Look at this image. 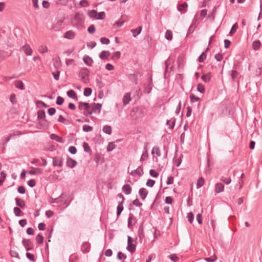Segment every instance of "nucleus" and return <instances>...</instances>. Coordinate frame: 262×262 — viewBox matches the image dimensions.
I'll return each instance as SVG.
<instances>
[{
  "label": "nucleus",
  "instance_id": "f257e3e1",
  "mask_svg": "<svg viewBox=\"0 0 262 262\" xmlns=\"http://www.w3.org/2000/svg\"><path fill=\"white\" fill-rule=\"evenodd\" d=\"M79 76L81 78V80L84 83H87L89 81V71L86 68H84L81 69L79 72Z\"/></svg>",
  "mask_w": 262,
  "mask_h": 262
},
{
  "label": "nucleus",
  "instance_id": "f03ea898",
  "mask_svg": "<svg viewBox=\"0 0 262 262\" xmlns=\"http://www.w3.org/2000/svg\"><path fill=\"white\" fill-rule=\"evenodd\" d=\"M117 197L118 198H121V201H118V205L117 207V216L118 217L123 210L124 207L122 204L124 203L125 198L121 193L117 194Z\"/></svg>",
  "mask_w": 262,
  "mask_h": 262
},
{
  "label": "nucleus",
  "instance_id": "7ed1b4c3",
  "mask_svg": "<svg viewBox=\"0 0 262 262\" xmlns=\"http://www.w3.org/2000/svg\"><path fill=\"white\" fill-rule=\"evenodd\" d=\"M84 19V16L79 13H76L74 16V20L77 22V27H81L82 26Z\"/></svg>",
  "mask_w": 262,
  "mask_h": 262
},
{
  "label": "nucleus",
  "instance_id": "20e7f679",
  "mask_svg": "<svg viewBox=\"0 0 262 262\" xmlns=\"http://www.w3.org/2000/svg\"><path fill=\"white\" fill-rule=\"evenodd\" d=\"M22 244L25 247V249L28 251L33 249V244L30 239H23L22 241Z\"/></svg>",
  "mask_w": 262,
  "mask_h": 262
},
{
  "label": "nucleus",
  "instance_id": "39448f33",
  "mask_svg": "<svg viewBox=\"0 0 262 262\" xmlns=\"http://www.w3.org/2000/svg\"><path fill=\"white\" fill-rule=\"evenodd\" d=\"M147 81L148 83L144 87V92L145 93L149 94L152 90V80L151 76L148 78Z\"/></svg>",
  "mask_w": 262,
  "mask_h": 262
},
{
  "label": "nucleus",
  "instance_id": "423d86ee",
  "mask_svg": "<svg viewBox=\"0 0 262 262\" xmlns=\"http://www.w3.org/2000/svg\"><path fill=\"white\" fill-rule=\"evenodd\" d=\"M52 164L54 166L62 167L63 165L62 158L59 157L53 158Z\"/></svg>",
  "mask_w": 262,
  "mask_h": 262
},
{
  "label": "nucleus",
  "instance_id": "0eeeda50",
  "mask_svg": "<svg viewBox=\"0 0 262 262\" xmlns=\"http://www.w3.org/2000/svg\"><path fill=\"white\" fill-rule=\"evenodd\" d=\"M139 75H140V73L139 72H136L133 74H129L128 77L130 81L137 85L138 84L137 77Z\"/></svg>",
  "mask_w": 262,
  "mask_h": 262
},
{
  "label": "nucleus",
  "instance_id": "6e6552de",
  "mask_svg": "<svg viewBox=\"0 0 262 262\" xmlns=\"http://www.w3.org/2000/svg\"><path fill=\"white\" fill-rule=\"evenodd\" d=\"M21 49L27 56H30L32 54V50L28 44H25L21 47Z\"/></svg>",
  "mask_w": 262,
  "mask_h": 262
},
{
  "label": "nucleus",
  "instance_id": "1a4fd4ad",
  "mask_svg": "<svg viewBox=\"0 0 262 262\" xmlns=\"http://www.w3.org/2000/svg\"><path fill=\"white\" fill-rule=\"evenodd\" d=\"M76 36L75 33L72 30L67 31L64 35V37L68 39H72L75 38Z\"/></svg>",
  "mask_w": 262,
  "mask_h": 262
},
{
  "label": "nucleus",
  "instance_id": "9d476101",
  "mask_svg": "<svg viewBox=\"0 0 262 262\" xmlns=\"http://www.w3.org/2000/svg\"><path fill=\"white\" fill-rule=\"evenodd\" d=\"M66 164L67 166L72 168L76 166L77 162L71 158L68 157L67 160Z\"/></svg>",
  "mask_w": 262,
  "mask_h": 262
},
{
  "label": "nucleus",
  "instance_id": "9b49d317",
  "mask_svg": "<svg viewBox=\"0 0 262 262\" xmlns=\"http://www.w3.org/2000/svg\"><path fill=\"white\" fill-rule=\"evenodd\" d=\"M90 248L91 245L90 243L88 242H84L81 245V250L83 253L88 252L90 250Z\"/></svg>",
  "mask_w": 262,
  "mask_h": 262
},
{
  "label": "nucleus",
  "instance_id": "f8f14e48",
  "mask_svg": "<svg viewBox=\"0 0 262 262\" xmlns=\"http://www.w3.org/2000/svg\"><path fill=\"white\" fill-rule=\"evenodd\" d=\"M139 194L141 199L144 200L147 195L148 191L145 188H141L139 190Z\"/></svg>",
  "mask_w": 262,
  "mask_h": 262
},
{
  "label": "nucleus",
  "instance_id": "ddd939ff",
  "mask_svg": "<svg viewBox=\"0 0 262 262\" xmlns=\"http://www.w3.org/2000/svg\"><path fill=\"white\" fill-rule=\"evenodd\" d=\"M16 205L19 207V208H21L22 209H24L25 207V202L21 200V199L16 198L15 199Z\"/></svg>",
  "mask_w": 262,
  "mask_h": 262
},
{
  "label": "nucleus",
  "instance_id": "4468645a",
  "mask_svg": "<svg viewBox=\"0 0 262 262\" xmlns=\"http://www.w3.org/2000/svg\"><path fill=\"white\" fill-rule=\"evenodd\" d=\"M122 191L126 195L130 194L132 192V187L128 184L124 185L122 188Z\"/></svg>",
  "mask_w": 262,
  "mask_h": 262
},
{
  "label": "nucleus",
  "instance_id": "2eb2a0df",
  "mask_svg": "<svg viewBox=\"0 0 262 262\" xmlns=\"http://www.w3.org/2000/svg\"><path fill=\"white\" fill-rule=\"evenodd\" d=\"M78 108L80 110H90V105L89 103L79 102Z\"/></svg>",
  "mask_w": 262,
  "mask_h": 262
},
{
  "label": "nucleus",
  "instance_id": "dca6fc26",
  "mask_svg": "<svg viewBox=\"0 0 262 262\" xmlns=\"http://www.w3.org/2000/svg\"><path fill=\"white\" fill-rule=\"evenodd\" d=\"M50 137L52 140H55L58 142L63 143L64 142V140L62 137H59L55 134H51Z\"/></svg>",
  "mask_w": 262,
  "mask_h": 262
},
{
  "label": "nucleus",
  "instance_id": "f3484780",
  "mask_svg": "<svg viewBox=\"0 0 262 262\" xmlns=\"http://www.w3.org/2000/svg\"><path fill=\"white\" fill-rule=\"evenodd\" d=\"M224 185L221 183H216L215 185V191L217 193H220L223 191Z\"/></svg>",
  "mask_w": 262,
  "mask_h": 262
},
{
  "label": "nucleus",
  "instance_id": "a211bd4d",
  "mask_svg": "<svg viewBox=\"0 0 262 262\" xmlns=\"http://www.w3.org/2000/svg\"><path fill=\"white\" fill-rule=\"evenodd\" d=\"M188 7L187 3L184 2L182 4H179L177 7V9L179 11L181 12H184L186 11V9Z\"/></svg>",
  "mask_w": 262,
  "mask_h": 262
},
{
  "label": "nucleus",
  "instance_id": "6ab92c4d",
  "mask_svg": "<svg viewBox=\"0 0 262 262\" xmlns=\"http://www.w3.org/2000/svg\"><path fill=\"white\" fill-rule=\"evenodd\" d=\"M138 235L140 239H142L144 237L143 223H142L139 226L138 231Z\"/></svg>",
  "mask_w": 262,
  "mask_h": 262
},
{
  "label": "nucleus",
  "instance_id": "aec40b11",
  "mask_svg": "<svg viewBox=\"0 0 262 262\" xmlns=\"http://www.w3.org/2000/svg\"><path fill=\"white\" fill-rule=\"evenodd\" d=\"M83 60L84 63L88 66H91L92 63L93 61L91 57L86 55L83 56Z\"/></svg>",
  "mask_w": 262,
  "mask_h": 262
},
{
  "label": "nucleus",
  "instance_id": "412c9836",
  "mask_svg": "<svg viewBox=\"0 0 262 262\" xmlns=\"http://www.w3.org/2000/svg\"><path fill=\"white\" fill-rule=\"evenodd\" d=\"M42 172V170L39 168H32L31 170L28 171V173L32 175H34L35 174H40Z\"/></svg>",
  "mask_w": 262,
  "mask_h": 262
},
{
  "label": "nucleus",
  "instance_id": "4be33fe9",
  "mask_svg": "<svg viewBox=\"0 0 262 262\" xmlns=\"http://www.w3.org/2000/svg\"><path fill=\"white\" fill-rule=\"evenodd\" d=\"M110 54L108 51H102L99 54V57L101 59H106L110 56Z\"/></svg>",
  "mask_w": 262,
  "mask_h": 262
},
{
  "label": "nucleus",
  "instance_id": "5701e85b",
  "mask_svg": "<svg viewBox=\"0 0 262 262\" xmlns=\"http://www.w3.org/2000/svg\"><path fill=\"white\" fill-rule=\"evenodd\" d=\"M209 48L207 47L205 51H204L199 57L198 61L199 62H203L206 58V54Z\"/></svg>",
  "mask_w": 262,
  "mask_h": 262
},
{
  "label": "nucleus",
  "instance_id": "b1692460",
  "mask_svg": "<svg viewBox=\"0 0 262 262\" xmlns=\"http://www.w3.org/2000/svg\"><path fill=\"white\" fill-rule=\"evenodd\" d=\"M261 46V42L259 40L254 41L252 43V49L255 50H258Z\"/></svg>",
  "mask_w": 262,
  "mask_h": 262
},
{
  "label": "nucleus",
  "instance_id": "393cba45",
  "mask_svg": "<svg viewBox=\"0 0 262 262\" xmlns=\"http://www.w3.org/2000/svg\"><path fill=\"white\" fill-rule=\"evenodd\" d=\"M102 104L100 103H94V106L92 107L91 110L93 113H95L98 110V112L100 113L101 111Z\"/></svg>",
  "mask_w": 262,
  "mask_h": 262
},
{
  "label": "nucleus",
  "instance_id": "a878e982",
  "mask_svg": "<svg viewBox=\"0 0 262 262\" xmlns=\"http://www.w3.org/2000/svg\"><path fill=\"white\" fill-rule=\"evenodd\" d=\"M136 248V246L135 244L133 243H128L127 244V246L126 247V249L129 251L130 253H134Z\"/></svg>",
  "mask_w": 262,
  "mask_h": 262
},
{
  "label": "nucleus",
  "instance_id": "bb28decb",
  "mask_svg": "<svg viewBox=\"0 0 262 262\" xmlns=\"http://www.w3.org/2000/svg\"><path fill=\"white\" fill-rule=\"evenodd\" d=\"M67 94L71 98L77 99V95L75 92L73 90H70L67 92Z\"/></svg>",
  "mask_w": 262,
  "mask_h": 262
},
{
  "label": "nucleus",
  "instance_id": "cd10ccee",
  "mask_svg": "<svg viewBox=\"0 0 262 262\" xmlns=\"http://www.w3.org/2000/svg\"><path fill=\"white\" fill-rule=\"evenodd\" d=\"M131 100L130 94L129 93H126L123 99V102L124 105H126L129 103Z\"/></svg>",
  "mask_w": 262,
  "mask_h": 262
},
{
  "label": "nucleus",
  "instance_id": "c85d7f7f",
  "mask_svg": "<svg viewBox=\"0 0 262 262\" xmlns=\"http://www.w3.org/2000/svg\"><path fill=\"white\" fill-rule=\"evenodd\" d=\"M216 8L217 7L216 6H214L211 13H209V15H208V18H210L211 20L212 21H213L215 19Z\"/></svg>",
  "mask_w": 262,
  "mask_h": 262
},
{
  "label": "nucleus",
  "instance_id": "c756f323",
  "mask_svg": "<svg viewBox=\"0 0 262 262\" xmlns=\"http://www.w3.org/2000/svg\"><path fill=\"white\" fill-rule=\"evenodd\" d=\"M102 130L104 133L109 135H110L112 132L111 126L107 125L103 126Z\"/></svg>",
  "mask_w": 262,
  "mask_h": 262
},
{
  "label": "nucleus",
  "instance_id": "7c9ffc66",
  "mask_svg": "<svg viewBox=\"0 0 262 262\" xmlns=\"http://www.w3.org/2000/svg\"><path fill=\"white\" fill-rule=\"evenodd\" d=\"M142 30V27L140 26L137 27L135 29L131 30V32H132L134 37H136L138 35H139Z\"/></svg>",
  "mask_w": 262,
  "mask_h": 262
},
{
  "label": "nucleus",
  "instance_id": "2f4dec72",
  "mask_svg": "<svg viewBox=\"0 0 262 262\" xmlns=\"http://www.w3.org/2000/svg\"><path fill=\"white\" fill-rule=\"evenodd\" d=\"M201 79L205 82H208L210 81L211 79V73H208L207 74H204L201 76Z\"/></svg>",
  "mask_w": 262,
  "mask_h": 262
},
{
  "label": "nucleus",
  "instance_id": "473e14b6",
  "mask_svg": "<svg viewBox=\"0 0 262 262\" xmlns=\"http://www.w3.org/2000/svg\"><path fill=\"white\" fill-rule=\"evenodd\" d=\"M35 239L38 244H41L43 243L44 237L41 233H39L36 235Z\"/></svg>",
  "mask_w": 262,
  "mask_h": 262
},
{
  "label": "nucleus",
  "instance_id": "72a5a7b5",
  "mask_svg": "<svg viewBox=\"0 0 262 262\" xmlns=\"http://www.w3.org/2000/svg\"><path fill=\"white\" fill-rule=\"evenodd\" d=\"M46 117V113L44 110H39L37 112V118L39 119H43Z\"/></svg>",
  "mask_w": 262,
  "mask_h": 262
},
{
  "label": "nucleus",
  "instance_id": "f704fd0d",
  "mask_svg": "<svg viewBox=\"0 0 262 262\" xmlns=\"http://www.w3.org/2000/svg\"><path fill=\"white\" fill-rule=\"evenodd\" d=\"M63 194H64L63 193H62L59 197L55 198V199L51 198L50 202L51 203H58L60 202H61L62 201L61 198H62Z\"/></svg>",
  "mask_w": 262,
  "mask_h": 262
},
{
  "label": "nucleus",
  "instance_id": "c9c22d12",
  "mask_svg": "<svg viewBox=\"0 0 262 262\" xmlns=\"http://www.w3.org/2000/svg\"><path fill=\"white\" fill-rule=\"evenodd\" d=\"M15 86L21 90L25 89L24 83L20 80H17L15 82Z\"/></svg>",
  "mask_w": 262,
  "mask_h": 262
},
{
  "label": "nucleus",
  "instance_id": "e433bc0d",
  "mask_svg": "<svg viewBox=\"0 0 262 262\" xmlns=\"http://www.w3.org/2000/svg\"><path fill=\"white\" fill-rule=\"evenodd\" d=\"M83 147L84 149V150L89 154L92 153V149L91 147L89 146V144L86 142H84L83 143Z\"/></svg>",
  "mask_w": 262,
  "mask_h": 262
},
{
  "label": "nucleus",
  "instance_id": "4c0bfd02",
  "mask_svg": "<svg viewBox=\"0 0 262 262\" xmlns=\"http://www.w3.org/2000/svg\"><path fill=\"white\" fill-rule=\"evenodd\" d=\"M49 122L47 120H44L42 121L39 123L40 127H38V128H46L49 126Z\"/></svg>",
  "mask_w": 262,
  "mask_h": 262
},
{
  "label": "nucleus",
  "instance_id": "58836bf2",
  "mask_svg": "<svg viewBox=\"0 0 262 262\" xmlns=\"http://www.w3.org/2000/svg\"><path fill=\"white\" fill-rule=\"evenodd\" d=\"M165 37L168 40H171L173 37L172 32L169 30H167L165 34Z\"/></svg>",
  "mask_w": 262,
  "mask_h": 262
},
{
  "label": "nucleus",
  "instance_id": "ea45409f",
  "mask_svg": "<svg viewBox=\"0 0 262 262\" xmlns=\"http://www.w3.org/2000/svg\"><path fill=\"white\" fill-rule=\"evenodd\" d=\"M11 138L8 136L7 137H5L2 139V144H3V149L5 148L7 143L10 140Z\"/></svg>",
  "mask_w": 262,
  "mask_h": 262
},
{
  "label": "nucleus",
  "instance_id": "a19ab883",
  "mask_svg": "<svg viewBox=\"0 0 262 262\" xmlns=\"http://www.w3.org/2000/svg\"><path fill=\"white\" fill-rule=\"evenodd\" d=\"M14 213L16 216H20L22 215V211L20 208L15 207L13 209Z\"/></svg>",
  "mask_w": 262,
  "mask_h": 262
},
{
  "label": "nucleus",
  "instance_id": "79ce46f5",
  "mask_svg": "<svg viewBox=\"0 0 262 262\" xmlns=\"http://www.w3.org/2000/svg\"><path fill=\"white\" fill-rule=\"evenodd\" d=\"M238 29V25L237 23H235L231 27V29L229 32V35L232 36L233 34Z\"/></svg>",
  "mask_w": 262,
  "mask_h": 262
},
{
  "label": "nucleus",
  "instance_id": "37998d69",
  "mask_svg": "<svg viewBox=\"0 0 262 262\" xmlns=\"http://www.w3.org/2000/svg\"><path fill=\"white\" fill-rule=\"evenodd\" d=\"M200 98L195 96L193 94H191L190 95V102L191 103H194L195 102L199 101L200 100Z\"/></svg>",
  "mask_w": 262,
  "mask_h": 262
},
{
  "label": "nucleus",
  "instance_id": "c03bdc74",
  "mask_svg": "<svg viewBox=\"0 0 262 262\" xmlns=\"http://www.w3.org/2000/svg\"><path fill=\"white\" fill-rule=\"evenodd\" d=\"M92 93V90L91 88H86L84 90L83 95L85 97L90 96Z\"/></svg>",
  "mask_w": 262,
  "mask_h": 262
},
{
  "label": "nucleus",
  "instance_id": "a18cd8bd",
  "mask_svg": "<svg viewBox=\"0 0 262 262\" xmlns=\"http://www.w3.org/2000/svg\"><path fill=\"white\" fill-rule=\"evenodd\" d=\"M115 147L116 145H115L114 142H110L107 146L106 150L108 152L111 151L115 148Z\"/></svg>",
  "mask_w": 262,
  "mask_h": 262
},
{
  "label": "nucleus",
  "instance_id": "49530a36",
  "mask_svg": "<svg viewBox=\"0 0 262 262\" xmlns=\"http://www.w3.org/2000/svg\"><path fill=\"white\" fill-rule=\"evenodd\" d=\"M155 151L157 156L160 157L161 156V152L159 147L155 146L151 150V154L154 155L155 154Z\"/></svg>",
  "mask_w": 262,
  "mask_h": 262
},
{
  "label": "nucleus",
  "instance_id": "de8ad7c7",
  "mask_svg": "<svg viewBox=\"0 0 262 262\" xmlns=\"http://www.w3.org/2000/svg\"><path fill=\"white\" fill-rule=\"evenodd\" d=\"M133 217H134V215L132 213H130L129 214V217L128 218V223H128L127 226L129 229H131L133 227L132 220H133Z\"/></svg>",
  "mask_w": 262,
  "mask_h": 262
},
{
  "label": "nucleus",
  "instance_id": "09e8293b",
  "mask_svg": "<svg viewBox=\"0 0 262 262\" xmlns=\"http://www.w3.org/2000/svg\"><path fill=\"white\" fill-rule=\"evenodd\" d=\"M197 91L200 92L201 93H204L205 89L204 85L202 83H199L197 85Z\"/></svg>",
  "mask_w": 262,
  "mask_h": 262
},
{
  "label": "nucleus",
  "instance_id": "8fccbe9b",
  "mask_svg": "<svg viewBox=\"0 0 262 262\" xmlns=\"http://www.w3.org/2000/svg\"><path fill=\"white\" fill-rule=\"evenodd\" d=\"M204 179L202 177L200 178L197 181L196 188H199L201 187L204 185Z\"/></svg>",
  "mask_w": 262,
  "mask_h": 262
},
{
  "label": "nucleus",
  "instance_id": "3c124183",
  "mask_svg": "<svg viewBox=\"0 0 262 262\" xmlns=\"http://www.w3.org/2000/svg\"><path fill=\"white\" fill-rule=\"evenodd\" d=\"M82 130L85 132H90L92 131L93 127L87 124H84L82 126Z\"/></svg>",
  "mask_w": 262,
  "mask_h": 262
},
{
  "label": "nucleus",
  "instance_id": "603ef678",
  "mask_svg": "<svg viewBox=\"0 0 262 262\" xmlns=\"http://www.w3.org/2000/svg\"><path fill=\"white\" fill-rule=\"evenodd\" d=\"M239 73L236 70H232L231 71V76L232 77V79L233 81L235 80V79L237 77Z\"/></svg>",
  "mask_w": 262,
  "mask_h": 262
},
{
  "label": "nucleus",
  "instance_id": "864d4df0",
  "mask_svg": "<svg viewBox=\"0 0 262 262\" xmlns=\"http://www.w3.org/2000/svg\"><path fill=\"white\" fill-rule=\"evenodd\" d=\"M135 170H137L136 174L138 176L141 177L143 174V170L141 166H139Z\"/></svg>",
  "mask_w": 262,
  "mask_h": 262
},
{
  "label": "nucleus",
  "instance_id": "5fc2aeb1",
  "mask_svg": "<svg viewBox=\"0 0 262 262\" xmlns=\"http://www.w3.org/2000/svg\"><path fill=\"white\" fill-rule=\"evenodd\" d=\"M196 27V25L193 26V25H191L188 30L187 33V36H188L189 34L192 33L193 32V31H194Z\"/></svg>",
  "mask_w": 262,
  "mask_h": 262
},
{
  "label": "nucleus",
  "instance_id": "6e6d98bb",
  "mask_svg": "<svg viewBox=\"0 0 262 262\" xmlns=\"http://www.w3.org/2000/svg\"><path fill=\"white\" fill-rule=\"evenodd\" d=\"M117 258L119 260H121L122 259H125L126 258V255L121 252H118L117 253Z\"/></svg>",
  "mask_w": 262,
  "mask_h": 262
},
{
  "label": "nucleus",
  "instance_id": "4d7b16f0",
  "mask_svg": "<svg viewBox=\"0 0 262 262\" xmlns=\"http://www.w3.org/2000/svg\"><path fill=\"white\" fill-rule=\"evenodd\" d=\"M64 102V99L61 96H58L57 97L56 103L58 105H61Z\"/></svg>",
  "mask_w": 262,
  "mask_h": 262
},
{
  "label": "nucleus",
  "instance_id": "13d9d810",
  "mask_svg": "<svg viewBox=\"0 0 262 262\" xmlns=\"http://www.w3.org/2000/svg\"><path fill=\"white\" fill-rule=\"evenodd\" d=\"M155 184V181L151 179H148L146 183L147 186L152 187Z\"/></svg>",
  "mask_w": 262,
  "mask_h": 262
},
{
  "label": "nucleus",
  "instance_id": "bf43d9fd",
  "mask_svg": "<svg viewBox=\"0 0 262 262\" xmlns=\"http://www.w3.org/2000/svg\"><path fill=\"white\" fill-rule=\"evenodd\" d=\"M170 120H167L166 121V124L169 125V128L170 129H172L175 126L176 119H174V120H173V121L172 122V123L171 124L170 123Z\"/></svg>",
  "mask_w": 262,
  "mask_h": 262
},
{
  "label": "nucleus",
  "instance_id": "052dcab7",
  "mask_svg": "<svg viewBox=\"0 0 262 262\" xmlns=\"http://www.w3.org/2000/svg\"><path fill=\"white\" fill-rule=\"evenodd\" d=\"M96 31L95 26L94 25H90L88 28V31L90 34L94 33Z\"/></svg>",
  "mask_w": 262,
  "mask_h": 262
},
{
  "label": "nucleus",
  "instance_id": "680f3d73",
  "mask_svg": "<svg viewBox=\"0 0 262 262\" xmlns=\"http://www.w3.org/2000/svg\"><path fill=\"white\" fill-rule=\"evenodd\" d=\"M97 11L95 10H92L88 12V15L91 18H93L96 16Z\"/></svg>",
  "mask_w": 262,
  "mask_h": 262
},
{
  "label": "nucleus",
  "instance_id": "e2e57ef3",
  "mask_svg": "<svg viewBox=\"0 0 262 262\" xmlns=\"http://www.w3.org/2000/svg\"><path fill=\"white\" fill-rule=\"evenodd\" d=\"M168 256L169 258L174 262H178L179 260V258L175 254H171Z\"/></svg>",
  "mask_w": 262,
  "mask_h": 262
},
{
  "label": "nucleus",
  "instance_id": "0e129e2a",
  "mask_svg": "<svg viewBox=\"0 0 262 262\" xmlns=\"http://www.w3.org/2000/svg\"><path fill=\"white\" fill-rule=\"evenodd\" d=\"M149 174L154 178H157L159 176V173L154 169L149 170Z\"/></svg>",
  "mask_w": 262,
  "mask_h": 262
},
{
  "label": "nucleus",
  "instance_id": "69168bd1",
  "mask_svg": "<svg viewBox=\"0 0 262 262\" xmlns=\"http://www.w3.org/2000/svg\"><path fill=\"white\" fill-rule=\"evenodd\" d=\"M187 218H188V221L190 223H192L194 220V215H193V213L191 212L188 213L187 214Z\"/></svg>",
  "mask_w": 262,
  "mask_h": 262
},
{
  "label": "nucleus",
  "instance_id": "338daca9",
  "mask_svg": "<svg viewBox=\"0 0 262 262\" xmlns=\"http://www.w3.org/2000/svg\"><path fill=\"white\" fill-rule=\"evenodd\" d=\"M217 259L216 256L214 255V257H205L204 258V260L207 262H215Z\"/></svg>",
  "mask_w": 262,
  "mask_h": 262
},
{
  "label": "nucleus",
  "instance_id": "774afa93",
  "mask_svg": "<svg viewBox=\"0 0 262 262\" xmlns=\"http://www.w3.org/2000/svg\"><path fill=\"white\" fill-rule=\"evenodd\" d=\"M105 16V14L104 12L102 11V12H99L98 14V16L97 17H96V19L101 20L104 18Z\"/></svg>",
  "mask_w": 262,
  "mask_h": 262
}]
</instances>
